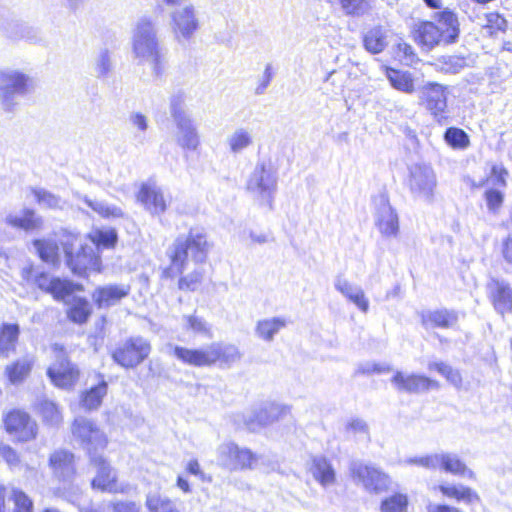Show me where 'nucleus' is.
<instances>
[{"label":"nucleus","instance_id":"1","mask_svg":"<svg viewBox=\"0 0 512 512\" xmlns=\"http://www.w3.org/2000/svg\"><path fill=\"white\" fill-rule=\"evenodd\" d=\"M131 51L139 64H148L153 74L161 76L165 69L166 57L159 38L157 22L148 16L139 18L131 33Z\"/></svg>","mask_w":512,"mask_h":512},{"label":"nucleus","instance_id":"9","mask_svg":"<svg viewBox=\"0 0 512 512\" xmlns=\"http://www.w3.org/2000/svg\"><path fill=\"white\" fill-rule=\"evenodd\" d=\"M73 437L78 440L81 446L88 452L90 458L100 455L107 444L106 434L91 420L84 417H77L72 424Z\"/></svg>","mask_w":512,"mask_h":512},{"label":"nucleus","instance_id":"58","mask_svg":"<svg viewBox=\"0 0 512 512\" xmlns=\"http://www.w3.org/2000/svg\"><path fill=\"white\" fill-rule=\"evenodd\" d=\"M183 322L184 327L187 330H191L194 333L199 334H208L209 333V327L207 326V323L202 319L195 315H185L183 316Z\"/></svg>","mask_w":512,"mask_h":512},{"label":"nucleus","instance_id":"3","mask_svg":"<svg viewBox=\"0 0 512 512\" xmlns=\"http://www.w3.org/2000/svg\"><path fill=\"white\" fill-rule=\"evenodd\" d=\"M433 21H422L415 27V41L426 50L456 42L459 37L457 16L449 9L434 13Z\"/></svg>","mask_w":512,"mask_h":512},{"label":"nucleus","instance_id":"45","mask_svg":"<svg viewBox=\"0 0 512 512\" xmlns=\"http://www.w3.org/2000/svg\"><path fill=\"white\" fill-rule=\"evenodd\" d=\"M75 290H82V286L68 280L54 278L52 279L49 293L57 300L66 301V298L70 297Z\"/></svg>","mask_w":512,"mask_h":512},{"label":"nucleus","instance_id":"49","mask_svg":"<svg viewBox=\"0 0 512 512\" xmlns=\"http://www.w3.org/2000/svg\"><path fill=\"white\" fill-rule=\"evenodd\" d=\"M444 139L446 143L454 149H465L470 144L469 137L466 132L456 127L448 128L444 134Z\"/></svg>","mask_w":512,"mask_h":512},{"label":"nucleus","instance_id":"63","mask_svg":"<svg viewBox=\"0 0 512 512\" xmlns=\"http://www.w3.org/2000/svg\"><path fill=\"white\" fill-rule=\"evenodd\" d=\"M397 52L403 55V60L411 64L417 60V55L413 47L406 42H399L397 44Z\"/></svg>","mask_w":512,"mask_h":512},{"label":"nucleus","instance_id":"21","mask_svg":"<svg viewBox=\"0 0 512 512\" xmlns=\"http://www.w3.org/2000/svg\"><path fill=\"white\" fill-rule=\"evenodd\" d=\"M392 384L398 391L408 393H420L429 389H438L437 381L426 376L418 374H404L400 371L396 372L391 380Z\"/></svg>","mask_w":512,"mask_h":512},{"label":"nucleus","instance_id":"20","mask_svg":"<svg viewBox=\"0 0 512 512\" xmlns=\"http://www.w3.org/2000/svg\"><path fill=\"white\" fill-rule=\"evenodd\" d=\"M290 413V407L279 403H267L257 413L249 414L245 419L247 428L255 431L269 425Z\"/></svg>","mask_w":512,"mask_h":512},{"label":"nucleus","instance_id":"2","mask_svg":"<svg viewBox=\"0 0 512 512\" xmlns=\"http://www.w3.org/2000/svg\"><path fill=\"white\" fill-rule=\"evenodd\" d=\"M167 353L184 364L204 367L219 363L221 367L229 368L241 359L239 349L232 344L214 342L205 348L189 349L178 345L168 344Z\"/></svg>","mask_w":512,"mask_h":512},{"label":"nucleus","instance_id":"55","mask_svg":"<svg viewBox=\"0 0 512 512\" xmlns=\"http://www.w3.org/2000/svg\"><path fill=\"white\" fill-rule=\"evenodd\" d=\"M32 193L40 206L45 208H56L60 204V199L56 195L42 188L32 189Z\"/></svg>","mask_w":512,"mask_h":512},{"label":"nucleus","instance_id":"4","mask_svg":"<svg viewBox=\"0 0 512 512\" xmlns=\"http://www.w3.org/2000/svg\"><path fill=\"white\" fill-rule=\"evenodd\" d=\"M209 250L206 234L201 230L191 229L187 236H179L169 247L167 255L170 266L166 273L171 277L183 273L189 257L197 263L204 262Z\"/></svg>","mask_w":512,"mask_h":512},{"label":"nucleus","instance_id":"22","mask_svg":"<svg viewBox=\"0 0 512 512\" xmlns=\"http://www.w3.org/2000/svg\"><path fill=\"white\" fill-rule=\"evenodd\" d=\"M487 291L493 307L498 313L503 315L512 311V287L507 281L492 278L487 284Z\"/></svg>","mask_w":512,"mask_h":512},{"label":"nucleus","instance_id":"48","mask_svg":"<svg viewBox=\"0 0 512 512\" xmlns=\"http://www.w3.org/2000/svg\"><path fill=\"white\" fill-rule=\"evenodd\" d=\"M128 123L134 131L135 139L143 141L145 134L149 129L148 117L139 111H133L128 116Z\"/></svg>","mask_w":512,"mask_h":512},{"label":"nucleus","instance_id":"14","mask_svg":"<svg viewBox=\"0 0 512 512\" xmlns=\"http://www.w3.org/2000/svg\"><path fill=\"white\" fill-rule=\"evenodd\" d=\"M375 226L383 237L395 238L399 233V219L396 211L389 203L385 194H380L374 198Z\"/></svg>","mask_w":512,"mask_h":512},{"label":"nucleus","instance_id":"42","mask_svg":"<svg viewBox=\"0 0 512 512\" xmlns=\"http://www.w3.org/2000/svg\"><path fill=\"white\" fill-rule=\"evenodd\" d=\"M364 46L373 54L382 52L387 46L385 32L381 28L369 30L364 36Z\"/></svg>","mask_w":512,"mask_h":512},{"label":"nucleus","instance_id":"23","mask_svg":"<svg viewBox=\"0 0 512 512\" xmlns=\"http://www.w3.org/2000/svg\"><path fill=\"white\" fill-rule=\"evenodd\" d=\"M422 325L428 328L452 329L458 323L459 315L455 310L446 308L424 310L420 313Z\"/></svg>","mask_w":512,"mask_h":512},{"label":"nucleus","instance_id":"37","mask_svg":"<svg viewBox=\"0 0 512 512\" xmlns=\"http://www.w3.org/2000/svg\"><path fill=\"white\" fill-rule=\"evenodd\" d=\"M5 222L14 227L23 230H34L40 228L42 221L32 210H24L19 214H8Z\"/></svg>","mask_w":512,"mask_h":512},{"label":"nucleus","instance_id":"29","mask_svg":"<svg viewBox=\"0 0 512 512\" xmlns=\"http://www.w3.org/2000/svg\"><path fill=\"white\" fill-rule=\"evenodd\" d=\"M101 380L95 386L83 391L80 396V405L87 411L98 410L103 398L107 395L108 384L100 375Z\"/></svg>","mask_w":512,"mask_h":512},{"label":"nucleus","instance_id":"50","mask_svg":"<svg viewBox=\"0 0 512 512\" xmlns=\"http://www.w3.org/2000/svg\"><path fill=\"white\" fill-rule=\"evenodd\" d=\"M429 369H435L438 373L443 375L447 381L452 384L455 388L460 389L462 387V376L460 372L456 369H453L446 363H431L429 364Z\"/></svg>","mask_w":512,"mask_h":512},{"label":"nucleus","instance_id":"32","mask_svg":"<svg viewBox=\"0 0 512 512\" xmlns=\"http://www.w3.org/2000/svg\"><path fill=\"white\" fill-rule=\"evenodd\" d=\"M440 469L453 475H461L469 479L475 478L474 472L454 453H440Z\"/></svg>","mask_w":512,"mask_h":512},{"label":"nucleus","instance_id":"46","mask_svg":"<svg viewBox=\"0 0 512 512\" xmlns=\"http://www.w3.org/2000/svg\"><path fill=\"white\" fill-rule=\"evenodd\" d=\"M146 506L150 512H179L169 498L156 493L147 496Z\"/></svg>","mask_w":512,"mask_h":512},{"label":"nucleus","instance_id":"6","mask_svg":"<svg viewBox=\"0 0 512 512\" xmlns=\"http://www.w3.org/2000/svg\"><path fill=\"white\" fill-rule=\"evenodd\" d=\"M247 191L260 206L273 208V201L277 191V175L270 164L258 162L250 174L247 183Z\"/></svg>","mask_w":512,"mask_h":512},{"label":"nucleus","instance_id":"10","mask_svg":"<svg viewBox=\"0 0 512 512\" xmlns=\"http://www.w3.org/2000/svg\"><path fill=\"white\" fill-rule=\"evenodd\" d=\"M409 187L416 198L431 203L437 187L434 169L425 163L413 165L410 168Z\"/></svg>","mask_w":512,"mask_h":512},{"label":"nucleus","instance_id":"36","mask_svg":"<svg viewBox=\"0 0 512 512\" xmlns=\"http://www.w3.org/2000/svg\"><path fill=\"white\" fill-rule=\"evenodd\" d=\"M438 490L444 496L448 498H453L457 501H462L466 504H472L480 500L478 494L473 489L462 484H441L438 486Z\"/></svg>","mask_w":512,"mask_h":512},{"label":"nucleus","instance_id":"61","mask_svg":"<svg viewBox=\"0 0 512 512\" xmlns=\"http://www.w3.org/2000/svg\"><path fill=\"white\" fill-rule=\"evenodd\" d=\"M0 457L10 466L16 467L20 463L17 452L9 445L0 444Z\"/></svg>","mask_w":512,"mask_h":512},{"label":"nucleus","instance_id":"24","mask_svg":"<svg viewBox=\"0 0 512 512\" xmlns=\"http://www.w3.org/2000/svg\"><path fill=\"white\" fill-rule=\"evenodd\" d=\"M49 466L59 481L70 482L75 476L74 455L67 450L53 452L49 458Z\"/></svg>","mask_w":512,"mask_h":512},{"label":"nucleus","instance_id":"17","mask_svg":"<svg viewBox=\"0 0 512 512\" xmlns=\"http://www.w3.org/2000/svg\"><path fill=\"white\" fill-rule=\"evenodd\" d=\"M91 464L96 469V475L91 484L93 489L103 492H124V488L117 482V473L101 455L92 456Z\"/></svg>","mask_w":512,"mask_h":512},{"label":"nucleus","instance_id":"5","mask_svg":"<svg viewBox=\"0 0 512 512\" xmlns=\"http://www.w3.org/2000/svg\"><path fill=\"white\" fill-rule=\"evenodd\" d=\"M33 78L14 68L0 70V106L6 112H14L19 99L34 90Z\"/></svg>","mask_w":512,"mask_h":512},{"label":"nucleus","instance_id":"28","mask_svg":"<svg viewBox=\"0 0 512 512\" xmlns=\"http://www.w3.org/2000/svg\"><path fill=\"white\" fill-rule=\"evenodd\" d=\"M309 472L322 487L335 483L336 473L332 463L324 456H315L311 460Z\"/></svg>","mask_w":512,"mask_h":512},{"label":"nucleus","instance_id":"30","mask_svg":"<svg viewBox=\"0 0 512 512\" xmlns=\"http://www.w3.org/2000/svg\"><path fill=\"white\" fill-rule=\"evenodd\" d=\"M73 195L77 200L83 202L87 207L103 218H122L124 216V212L120 207L109 205L104 201L91 199L87 195H83L79 192H74Z\"/></svg>","mask_w":512,"mask_h":512},{"label":"nucleus","instance_id":"62","mask_svg":"<svg viewBox=\"0 0 512 512\" xmlns=\"http://www.w3.org/2000/svg\"><path fill=\"white\" fill-rule=\"evenodd\" d=\"M346 430L349 433L353 434H361L367 436L369 433L368 425L367 423L359 418L351 419L346 424Z\"/></svg>","mask_w":512,"mask_h":512},{"label":"nucleus","instance_id":"25","mask_svg":"<svg viewBox=\"0 0 512 512\" xmlns=\"http://www.w3.org/2000/svg\"><path fill=\"white\" fill-rule=\"evenodd\" d=\"M174 140L184 151H196L200 146V136L192 118L175 123Z\"/></svg>","mask_w":512,"mask_h":512},{"label":"nucleus","instance_id":"26","mask_svg":"<svg viewBox=\"0 0 512 512\" xmlns=\"http://www.w3.org/2000/svg\"><path fill=\"white\" fill-rule=\"evenodd\" d=\"M335 289L341 293L348 301L353 303L361 312L367 313L369 310V300L364 290L342 275H338L334 280Z\"/></svg>","mask_w":512,"mask_h":512},{"label":"nucleus","instance_id":"8","mask_svg":"<svg viewBox=\"0 0 512 512\" xmlns=\"http://www.w3.org/2000/svg\"><path fill=\"white\" fill-rule=\"evenodd\" d=\"M218 465L230 471L251 470L255 468L260 456L234 442H224L217 447Z\"/></svg>","mask_w":512,"mask_h":512},{"label":"nucleus","instance_id":"39","mask_svg":"<svg viewBox=\"0 0 512 512\" xmlns=\"http://www.w3.org/2000/svg\"><path fill=\"white\" fill-rule=\"evenodd\" d=\"M19 335V327L16 324H4L0 327V355L8 356L15 350Z\"/></svg>","mask_w":512,"mask_h":512},{"label":"nucleus","instance_id":"12","mask_svg":"<svg viewBox=\"0 0 512 512\" xmlns=\"http://www.w3.org/2000/svg\"><path fill=\"white\" fill-rule=\"evenodd\" d=\"M151 351L148 341L141 337L131 338L112 353L116 363L124 368H133L144 361Z\"/></svg>","mask_w":512,"mask_h":512},{"label":"nucleus","instance_id":"33","mask_svg":"<svg viewBox=\"0 0 512 512\" xmlns=\"http://www.w3.org/2000/svg\"><path fill=\"white\" fill-rule=\"evenodd\" d=\"M287 325L283 317H272L259 320L255 327V333L260 339L271 342L275 335Z\"/></svg>","mask_w":512,"mask_h":512},{"label":"nucleus","instance_id":"44","mask_svg":"<svg viewBox=\"0 0 512 512\" xmlns=\"http://www.w3.org/2000/svg\"><path fill=\"white\" fill-rule=\"evenodd\" d=\"M92 70L97 78L106 77L112 72L113 61L111 52L108 49L100 50L94 59Z\"/></svg>","mask_w":512,"mask_h":512},{"label":"nucleus","instance_id":"19","mask_svg":"<svg viewBox=\"0 0 512 512\" xmlns=\"http://www.w3.org/2000/svg\"><path fill=\"white\" fill-rule=\"evenodd\" d=\"M63 250L67 265L74 274L82 275L87 269H97L99 266L100 259L92 246H82L81 251L75 256L68 243H63Z\"/></svg>","mask_w":512,"mask_h":512},{"label":"nucleus","instance_id":"34","mask_svg":"<svg viewBox=\"0 0 512 512\" xmlns=\"http://www.w3.org/2000/svg\"><path fill=\"white\" fill-rule=\"evenodd\" d=\"M385 74L394 89L406 94L415 91L414 78L410 72L386 67Z\"/></svg>","mask_w":512,"mask_h":512},{"label":"nucleus","instance_id":"51","mask_svg":"<svg viewBox=\"0 0 512 512\" xmlns=\"http://www.w3.org/2000/svg\"><path fill=\"white\" fill-rule=\"evenodd\" d=\"M346 14L363 15L372 8V0H340Z\"/></svg>","mask_w":512,"mask_h":512},{"label":"nucleus","instance_id":"35","mask_svg":"<svg viewBox=\"0 0 512 512\" xmlns=\"http://www.w3.org/2000/svg\"><path fill=\"white\" fill-rule=\"evenodd\" d=\"M36 409L42 421L49 426L58 427L63 421L61 409L55 402L49 399H39Z\"/></svg>","mask_w":512,"mask_h":512},{"label":"nucleus","instance_id":"56","mask_svg":"<svg viewBox=\"0 0 512 512\" xmlns=\"http://www.w3.org/2000/svg\"><path fill=\"white\" fill-rule=\"evenodd\" d=\"M484 197L486 200L487 208L492 213H496L500 209L504 201V194L497 187H489L485 191Z\"/></svg>","mask_w":512,"mask_h":512},{"label":"nucleus","instance_id":"13","mask_svg":"<svg viewBox=\"0 0 512 512\" xmlns=\"http://www.w3.org/2000/svg\"><path fill=\"white\" fill-rule=\"evenodd\" d=\"M447 94V87L436 82H428L420 88V102L437 122L446 119Z\"/></svg>","mask_w":512,"mask_h":512},{"label":"nucleus","instance_id":"47","mask_svg":"<svg viewBox=\"0 0 512 512\" xmlns=\"http://www.w3.org/2000/svg\"><path fill=\"white\" fill-rule=\"evenodd\" d=\"M408 497L403 493H395L386 497L380 505L381 512H407Z\"/></svg>","mask_w":512,"mask_h":512},{"label":"nucleus","instance_id":"38","mask_svg":"<svg viewBox=\"0 0 512 512\" xmlns=\"http://www.w3.org/2000/svg\"><path fill=\"white\" fill-rule=\"evenodd\" d=\"M41 260L48 264L55 265L59 261V246L57 242L51 238L38 239L33 242Z\"/></svg>","mask_w":512,"mask_h":512},{"label":"nucleus","instance_id":"7","mask_svg":"<svg viewBox=\"0 0 512 512\" xmlns=\"http://www.w3.org/2000/svg\"><path fill=\"white\" fill-rule=\"evenodd\" d=\"M169 26L177 43L184 45L190 42L200 28L196 7L192 3H185L173 9L169 14Z\"/></svg>","mask_w":512,"mask_h":512},{"label":"nucleus","instance_id":"15","mask_svg":"<svg viewBox=\"0 0 512 512\" xmlns=\"http://www.w3.org/2000/svg\"><path fill=\"white\" fill-rule=\"evenodd\" d=\"M79 369L59 350L56 361L48 368L47 375L51 382L62 389H71L79 379Z\"/></svg>","mask_w":512,"mask_h":512},{"label":"nucleus","instance_id":"54","mask_svg":"<svg viewBox=\"0 0 512 512\" xmlns=\"http://www.w3.org/2000/svg\"><path fill=\"white\" fill-rule=\"evenodd\" d=\"M508 171L502 165H493L491 174L486 178L485 185L497 188H504L506 186V177Z\"/></svg>","mask_w":512,"mask_h":512},{"label":"nucleus","instance_id":"53","mask_svg":"<svg viewBox=\"0 0 512 512\" xmlns=\"http://www.w3.org/2000/svg\"><path fill=\"white\" fill-rule=\"evenodd\" d=\"M90 238L97 247H112L117 239V235L114 230H96L90 234Z\"/></svg>","mask_w":512,"mask_h":512},{"label":"nucleus","instance_id":"52","mask_svg":"<svg viewBox=\"0 0 512 512\" xmlns=\"http://www.w3.org/2000/svg\"><path fill=\"white\" fill-rule=\"evenodd\" d=\"M406 463L421 466L429 470L440 469V453L412 457L407 459Z\"/></svg>","mask_w":512,"mask_h":512},{"label":"nucleus","instance_id":"16","mask_svg":"<svg viewBox=\"0 0 512 512\" xmlns=\"http://www.w3.org/2000/svg\"><path fill=\"white\" fill-rule=\"evenodd\" d=\"M137 200L153 216L164 214L170 205L171 197L152 182L143 183L137 194Z\"/></svg>","mask_w":512,"mask_h":512},{"label":"nucleus","instance_id":"11","mask_svg":"<svg viewBox=\"0 0 512 512\" xmlns=\"http://www.w3.org/2000/svg\"><path fill=\"white\" fill-rule=\"evenodd\" d=\"M350 472L353 480L370 493H381L390 484L388 475L378 468L362 462H352Z\"/></svg>","mask_w":512,"mask_h":512},{"label":"nucleus","instance_id":"43","mask_svg":"<svg viewBox=\"0 0 512 512\" xmlns=\"http://www.w3.org/2000/svg\"><path fill=\"white\" fill-rule=\"evenodd\" d=\"M185 103L186 95L183 92L178 91L171 95L169 110L174 123L191 118L186 112Z\"/></svg>","mask_w":512,"mask_h":512},{"label":"nucleus","instance_id":"41","mask_svg":"<svg viewBox=\"0 0 512 512\" xmlns=\"http://www.w3.org/2000/svg\"><path fill=\"white\" fill-rule=\"evenodd\" d=\"M33 361L30 358L17 360L6 367V374L13 384L22 382L30 373Z\"/></svg>","mask_w":512,"mask_h":512},{"label":"nucleus","instance_id":"60","mask_svg":"<svg viewBox=\"0 0 512 512\" xmlns=\"http://www.w3.org/2000/svg\"><path fill=\"white\" fill-rule=\"evenodd\" d=\"M25 23L19 22V21H11L7 22L3 25L2 29L5 33V35L12 40H22L23 39V32L22 27Z\"/></svg>","mask_w":512,"mask_h":512},{"label":"nucleus","instance_id":"64","mask_svg":"<svg viewBox=\"0 0 512 512\" xmlns=\"http://www.w3.org/2000/svg\"><path fill=\"white\" fill-rule=\"evenodd\" d=\"M112 512H140V506L132 501H120L111 504Z\"/></svg>","mask_w":512,"mask_h":512},{"label":"nucleus","instance_id":"57","mask_svg":"<svg viewBox=\"0 0 512 512\" xmlns=\"http://www.w3.org/2000/svg\"><path fill=\"white\" fill-rule=\"evenodd\" d=\"M14 512H33L32 500L21 490L13 489Z\"/></svg>","mask_w":512,"mask_h":512},{"label":"nucleus","instance_id":"18","mask_svg":"<svg viewBox=\"0 0 512 512\" xmlns=\"http://www.w3.org/2000/svg\"><path fill=\"white\" fill-rule=\"evenodd\" d=\"M5 427L19 441L27 442L37 435V423L22 411L10 412L5 418Z\"/></svg>","mask_w":512,"mask_h":512},{"label":"nucleus","instance_id":"27","mask_svg":"<svg viewBox=\"0 0 512 512\" xmlns=\"http://www.w3.org/2000/svg\"><path fill=\"white\" fill-rule=\"evenodd\" d=\"M130 292V287L124 284H110L95 289L92 299L98 308H108L116 305Z\"/></svg>","mask_w":512,"mask_h":512},{"label":"nucleus","instance_id":"31","mask_svg":"<svg viewBox=\"0 0 512 512\" xmlns=\"http://www.w3.org/2000/svg\"><path fill=\"white\" fill-rule=\"evenodd\" d=\"M254 138L248 128L238 127L226 138V145L232 154H240L252 146Z\"/></svg>","mask_w":512,"mask_h":512},{"label":"nucleus","instance_id":"40","mask_svg":"<svg viewBox=\"0 0 512 512\" xmlns=\"http://www.w3.org/2000/svg\"><path fill=\"white\" fill-rule=\"evenodd\" d=\"M92 313L90 303L84 298H73L67 311L68 318L77 324L87 322Z\"/></svg>","mask_w":512,"mask_h":512},{"label":"nucleus","instance_id":"59","mask_svg":"<svg viewBox=\"0 0 512 512\" xmlns=\"http://www.w3.org/2000/svg\"><path fill=\"white\" fill-rule=\"evenodd\" d=\"M203 274L199 270H195L190 274L180 278L178 286L181 290L195 291L202 282Z\"/></svg>","mask_w":512,"mask_h":512}]
</instances>
